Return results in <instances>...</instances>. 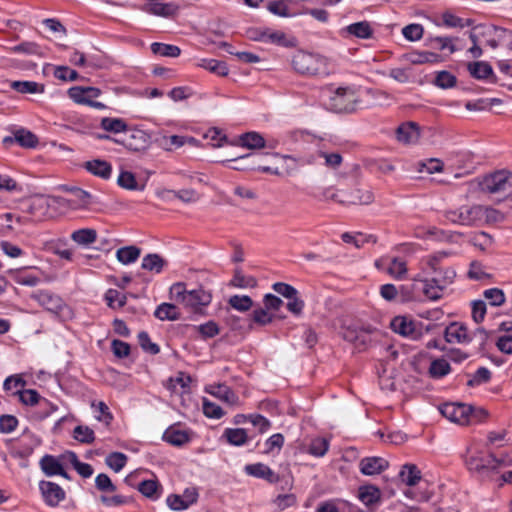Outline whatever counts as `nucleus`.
I'll list each match as a JSON object with an SVG mask.
<instances>
[{"label": "nucleus", "instance_id": "nucleus-43", "mask_svg": "<svg viewBox=\"0 0 512 512\" xmlns=\"http://www.w3.org/2000/svg\"><path fill=\"white\" fill-rule=\"evenodd\" d=\"M73 437L82 444H92L95 441L94 431L84 425H78L74 428Z\"/></svg>", "mask_w": 512, "mask_h": 512}, {"label": "nucleus", "instance_id": "nucleus-15", "mask_svg": "<svg viewBox=\"0 0 512 512\" xmlns=\"http://www.w3.org/2000/svg\"><path fill=\"white\" fill-rule=\"evenodd\" d=\"M444 337L448 343H470L472 341L467 327L457 322L451 323L446 327Z\"/></svg>", "mask_w": 512, "mask_h": 512}, {"label": "nucleus", "instance_id": "nucleus-62", "mask_svg": "<svg viewBox=\"0 0 512 512\" xmlns=\"http://www.w3.org/2000/svg\"><path fill=\"white\" fill-rule=\"evenodd\" d=\"M283 444H284V436L281 433L273 434L266 440V442L264 444L265 448H264L263 452L266 454H269V453L273 452L275 449L280 451L281 448L283 447Z\"/></svg>", "mask_w": 512, "mask_h": 512}, {"label": "nucleus", "instance_id": "nucleus-61", "mask_svg": "<svg viewBox=\"0 0 512 512\" xmlns=\"http://www.w3.org/2000/svg\"><path fill=\"white\" fill-rule=\"evenodd\" d=\"M185 136L171 135L169 137H163L161 140V146L166 151H173L174 149L184 146Z\"/></svg>", "mask_w": 512, "mask_h": 512}, {"label": "nucleus", "instance_id": "nucleus-42", "mask_svg": "<svg viewBox=\"0 0 512 512\" xmlns=\"http://www.w3.org/2000/svg\"><path fill=\"white\" fill-rule=\"evenodd\" d=\"M451 366L449 362L443 358L433 360L429 367V374L432 378H441L450 373Z\"/></svg>", "mask_w": 512, "mask_h": 512}, {"label": "nucleus", "instance_id": "nucleus-23", "mask_svg": "<svg viewBox=\"0 0 512 512\" xmlns=\"http://www.w3.org/2000/svg\"><path fill=\"white\" fill-rule=\"evenodd\" d=\"M163 439L173 446L181 447L188 443L191 437L188 431L176 429L171 426L164 432Z\"/></svg>", "mask_w": 512, "mask_h": 512}, {"label": "nucleus", "instance_id": "nucleus-21", "mask_svg": "<svg viewBox=\"0 0 512 512\" xmlns=\"http://www.w3.org/2000/svg\"><path fill=\"white\" fill-rule=\"evenodd\" d=\"M206 392L230 405H235L238 403V396L226 384L210 385L208 388H206Z\"/></svg>", "mask_w": 512, "mask_h": 512}, {"label": "nucleus", "instance_id": "nucleus-6", "mask_svg": "<svg viewBox=\"0 0 512 512\" xmlns=\"http://www.w3.org/2000/svg\"><path fill=\"white\" fill-rule=\"evenodd\" d=\"M481 205L461 206L455 210L445 212V218L454 224L463 226H476L481 222Z\"/></svg>", "mask_w": 512, "mask_h": 512}, {"label": "nucleus", "instance_id": "nucleus-24", "mask_svg": "<svg viewBox=\"0 0 512 512\" xmlns=\"http://www.w3.org/2000/svg\"><path fill=\"white\" fill-rule=\"evenodd\" d=\"M167 260L157 253H149L142 259L141 267L144 270L159 274L167 266Z\"/></svg>", "mask_w": 512, "mask_h": 512}, {"label": "nucleus", "instance_id": "nucleus-22", "mask_svg": "<svg viewBox=\"0 0 512 512\" xmlns=\"http://www.w3.org/2000/svg\"><path fill=\"white\" fill-rule=\"evenodd\" d=\"M359 500L367 507H373L381 500V491L374 485H363L358 489Z\"/></svg>", "mask_w": 512, "mask_h": 512}, {"label": "nucleus", "instance_id": "nucleus-12", "mask_svg": "<svg viewBox=\"0 0 512 512\" xmlns=\"http://www.w3.org/2000/svg\"><path fill=\"white\" fill-rule=\"evenodd\" d=\"M39 489L45 503L50 507H56L66 497L65 491L56 483L42 480Z\"/></svg>", "mask_w": 512, "mask_h": 512}, {"label": "nucleus", "instance_id": "nucleus-47", "mask_svg": "<svg viewBox=\"0 0 512 512\" xmlns=\"http://www.w3.org/2000/svg\"><path fill=\"white\" fill-rule=\"evenodd\" d=\"M105 300L111 308H121L126 304V296L115 289H109L105 293Z\"/></svg>", "mask_w": 512, "mask_h": 512}, {"label": "nucleus", "instance_id": "nucleus-44", "mask_svg": "<svg viewBox=\"0 0 512 512\" xmlns=\"http://www.w3.org/2000/svg\"><path fill=\"white\" fill-rule=\"evenodd\" d=\"M117 183L120 187L127 190H142L143 187H139L135 175L130 171H122L117 179Z\"/></svg>", "mask_w": 512, "mask_h": 512}, {"label": "nucleus", "instance_id": "nucleus-51", "mask_svg": "<svg viewBox=\"0 0 512 512\" xmlns=\"http://www.w3.org/2000/svg\"><path fill=\"white\" fill-rule=\"evenodd\" d=\"M491 379V372L486 367H480L473 374L472 378L467 381V385L470 387L478 386L489 382Z\"/></svg>", "mask_w": 512, "mask_h": 512}, {"label": "nucleus", "instance_id": "nucleus-7", "mask_svg": "<svg viewBox=\"0 0 512 512\" xmlns=\"http://www.w3.org/2000/svg\"><path fill=\"white\" fill-rule=\"evenodd\" d=\"M68 96L75 103L81 105H87L95 109H105L106 105L101 102L95 101L101 95V90L96 87H83V86H73L68 89Z\"/></svg>", "mask_w": 512, "mask_h": 512}, {"label": "nucleus", "instance_id": "nucleus-49", "mask_svg": "<svg viewBox=\"0 0 512 512\" xmlns=\"http://www.w3.org/2000/svg\"><path fill=\"white\" fill-rule=\"evenodd\" d=\"M203 339L213 338L219 334L220 329L215 321H208L204 324L194 327Z\"/></svg>", "mask_w": 512, "mask_h": 512}, {"label": "nucleus", "instance_id": "nucleus-11", "mask_svg": "<svg viewBox=\"0 0 512 512\" xmlns=\"http://www.w3.org/2000/svg\"><path fill=\"white\" fill-rule=\"evenodd\" d=\"M2 143L5 148H9L14 143H17L22 148L33 149L38 145L39 139L30 130L25 128H18L13 130L11 136L4 137Z\"/></svg>", "mask_w": 512, "mask_h": 512}, {"label": "nucleus", "instance_id": "nucleus-54", "mask_svg": "<svg viewBox=\"0 0 512 512\" xmlns=\"http://www.w3.org/2000/svg\"><path fill=\"white\" fill-rule=\"evenodd\" d=\"M424 29L420 24H409L402 29L403 36L409 41H418L423 36Z\"/></svg>", "mask_w": 512, "mask_h": 512}, {"label": "nucleus", "instance_id": "nucleus-1", "mask_svg": "<svg viewBox=\"0 0 512 512\" xmlns=\"http://www.w3.org/2000/svg\"><path fill=\"white\" fill-rule=\"evenodd\" d=\"M429 266L433 271L431 278L419 281L424 295L433 301L439 300L443 296L444 290L453 283L456 272L452 268L437 267V260L431 259Z\"/></svg>", "mask_w": 512, "mask_h": 512}, {"label": "nucleus", "instance_id": "nucleus-20", "mask_svg": "<svg viewBox=\"0 0 512 512\" xmlns=\"http://www.w3.org/2000/svg\"><path fill=\"white\" fill-rule=\"evenodd\" d=\"M419 136V127L415 122L403 123L396 129L397 140L406 144L416 142Z\"/></svg>", "mask_w": 512, "mask_h": 512}, {"label": "nucleus", "instance_id": "nucleus-38", "mask_svg": "<svg viewBox=\"0 0 512 512\" xmlns=\"http://www.w3.org/2000/svg\"><path fill=\"white\" fill-rule=\"evenodd\" d=\"M71 239L80 245H90L97 239V232L94 229L84 228L74 231Z\"/></svg>", "mask_w": 512, "mask_h": 512}, {"label": "nucleus", "instance_id": "nucleus-53", "mask_svg": "<svg viewBox=\"0 0 512 512\" xmlns=\"http://www.w3.org/2000/svg\"><path fill=\"white\" fill-rule=\"evenodd\" d=\"M266 308L254 309L251 317L252 321L260 326H265L272 323L274 316L268 312Z\"/></svg>", "mask_w": 512, "mask_h": 512}, {"label": "nucleus", "instance_id": "nucleus-29", "mask_svg": "<svg viewBox=\"0 0 512 512\" xmlns=\"http://www.w3.org/2000/svg\"><path fill=\"white\" fill-rule=\"evenodd\" d=\"M10 88L21 94L43 93L45 86L34 81H11Z\"/></svg>", "mask_w": 512, "mask_h": 512}, {"label": "nucleus", "instance_id": "nucleus-30", "mask_svg": "<svg viewBox=\"0 0 512 512\" xmlns=\"http://www.w3.org/2000/svg\"><path fill=\"white\" fill-rule=\"evenodd\" d=\"M399 476L407 486L413 487L421 480V471L415 464H405Z\"/></svg>", "mask_w": 512, "mask_h": 512}, {"label": "nucleus", "instance_id": "nucleus-41", "mask_svg": "<svg viewBox=\"0 0 512 512\" xmlns=\"http://www.w3.org/2000/svg\"><path fill=\"white\" fill-rule=\"evenodd\" d=\"M228 304L235 310L246 312L253 307L254 302L248 295H233L229 298Z\"/></svg>", "mask_w": 512, "mask_h": 512}, {"label": "nucleus", "instance_id": "nucleus-52", "mask_svg": "<svg viewBox=\"0 0 512 512\" xmlns=\"http://www.w3.org/2000/svg\"><path fill=\"white\" fill-rule=\"evenodd\" d=\"M16 394L19 396V400L26 406H34L40 401L39 393L34 389H26L17 391Z\"/></svg>", "mask_w": 512, "mask_h": 512}, {"label": "nucleus", "instance_id": "nucleus-45", "mask_svg": "<svg viewBox=\"0 0 512 512\" xmlns=\"http://www.w3.org/2000/svg\"><path fill=\"white\" fill-rule=\"evenodd\" d=\"M127 456L121 452H112L106 459L105 463L108 467L113 469L115 472H119L126 465Z\"/></svg>", "mask_w": 512, "mask_h": 512}, {"label": "nucleus", "instance_id": "nucleus-3", "mask_svg": "<svg viewBox=\"0 0 512 512\" xmlns=\"http://www.w3.org/2000/svg\"><path fill=\"white\" fill-rule=\"evenodd\" d=\"M466 464L471 471L489 474L497 472L500 467L512 466V452L496 456L490 453L486 458L480 456H471L467 459Z\"/></svg>", "mask_w": 512, "mask_h": 512}, {"label": "nucleus", "instance_id": "nucleus-46", "mask_svg": "<svg viewBox=\"0 0 512 512\" xmlns=\"http://www.w3.org/2000/svg\"><path fill=\"white\" fill-rule=\"evenodd\" d=\"M138 343L144 352L151 355H156L160 352L159 346L151 341L150 336L146 331L138 333Z\"/></svg>", "mask_w": 512, "mask_h": 512}, {"label": "nucleus", "instance_id": "nucleus-25", "mask_svg": "<svg viewBox=\"0 0 512 512\" xmlns=\"http://www.w3.org/2000/svg\"><path fill=\"white\" fill-rule=\"evenodd\" d=\"M154 316L161 321H176L181 318V313L176 305L164 302L157 306Z\"/></svg>", "mask_w": 512, "mask_h": 512}, {"label": "nucleus", "instance_id": "nucleus-33", "mask_svg": "<svg viewBox=\"0 0 512 512\" xmlns=\"http://www.w3.org/2000/svg\"><path fill=\"white\" fill-rule=\"evenodd\" d=\"M229 285L242 289L255 288L257 286V279L253 276L244 275L240 268H236Z\"/></svg>", "mask_w": 512, "mask_h": 512}, {"label": "nucleus", "instance_id": "nucleus-37", "mask_svg": "<svg viewBox=\"0 0 512 512\" xmlns=\"http://www.w3.org/2000/svg\"><path fill=\"white\" fill-rule=\"evenodd\" d=\"M151 51L155 55L171 58H176L181 53V49L178 46L159 42H154L151 44Z\"/></svg>", "mask_w": 512, "mask_h": 512}, {"label": "nucleus", "instance_id": "nucleus-5", "mask_svg": "<svg viewBox=\"0 0 512 512\" xmlns=\"http://www.w3.org/2000/svg\"><path fill=\"white\" fill-rule=\"evenodd\" d=\"M481 188L490 194L506 197L512 194V173L500 170L484 177Z\"/></svg>", "mask_w": 512, "mask_h": 512}, {"label": "nucleus", "instance_id": "nucleus-26", "mask_svg": "<svg viewBox=\"0 0 512 512\" xmlns=\"http://www.w3.org/2000/svg\"><path fill=\"white\" fill-rule=\"evenodd\" d=\"M61 458H57L53 455L45 454L39 462L40 468L42 472L48 476L52 477L62 472Z\"/></svg>", "mask_w": 512, "mask_h": 512}, {"label": "nucleus", "instance_id": "nucleus-4", "mask_svg": "<svg viewBox=\"0 0 512 512\" xmlns=\"http://www.w3.org/2000/svg\"><path fill=\"white\" fill-rule=\"evenodd\" d=\"M358 102L359 98L355 89L352 87H339L332 93L325 105L333 112L347 113L355 111Z\"/></svg>", "mask_w": 512, "mask_h": 512}, {"label": "nucleus", "instance_id": "nucleus-39", "mask_svg": "<svg viewBox=\"0 0 512 512\" xmlns=\"http://www.w3.org/2000/svg\"><path fill=\"white\" fill-rule=\"evenodd\" d=\"M100 126L102 129L112 133L125 132L128 128L127 123L121 118L104 117L101 120Z\"/></svg>", "mask_w": 512, "mask_h": 512}, {"label": "nucleus", "instance_id": "nucleus-58", "mask_svg": "<svg viewBox=\"0 0 512 512\" xmlns=\"http://www.w3.org/2000/svg\"><path fill=\"white\" fill-rule=\"evenodd\" d=\"M268 10L274 15L280 17H289L291 13L288 10V1L287 0H275L271 1L268 6Z\"/></svg>", "mask_w": 512, "mask_h": 512}, {"label": "nucleus", "instance_id": "nucleus-36", "mask_svg": "<svg viewBox=\"0 0 512 512\" xmlns=\"http://www.w3.org/2000/svg\"><path fill=\"white\" fill-rule=\"evenodd\" d=\"M224 437L233 446H242L248 440L247 432L242 428H227L224 431Z\"/></svg>", "mask_w": 512, "mask_h": 512}, {"label": "nucleus", "instance_id": "nucleus-28", "mask_svg": "<svg viewBox=\"0 0 512 512\" xmlns=\"http://www.w3.org/2000/svg\"><path fill=\"white\" fill-rule=\"evenodd\" d=\"M345 31L360 39H370L373 36V29L368 21L352 23L345 28Z\"/></svg>", "mask_w": 512, "mask_h": 512}, {"label": "nucleus", "instance_id": "nucleus-56", "mask_svg": "<svg viewBox=\"0 0 512 512\" xmlns=\"http://www.w3.org/2000/svg\"><path fill=\"white\" fill-rule=\"evenodd\" d=\"M456 77L448 71L438 72L435 78V84L443 89L452 88L456 85Z\"/></svg>", "mask_w": 512, "mask_h": 512}, {"label": "nucleus", "instance_id": "nucleus-10", "mask_svg": "<svg viewBox=\"0 0 512 512\" xmlns=\"http://www.w3.org/2000/svg\"><path fill=\"white\" fill-rule=\"evenodd\" d=\"M115 143L124 146L132 152L145 151L150 145V136L141 129H134L130 134L120 139H115Z\"/></svg>", "mask_w": 512, "mask_h": 512}, {"label": "nucleus", "instance_id": "nucleus-35", "mask_svg": "<svg viewBox=\"0 0 512 512\" xmlns=\"http://www.w3.org/2000/svg\"><path fill=\"white\" fill-rule=\"evenodd\" d=\"M241 144L248 149L266 147V141L258 132H247L240 136Z\"/></svg>", "mask_w": 512, "mask_h": 512}, {"label": "nucleus", "instance_id": "nucleus-8", "mask_svg": "<svg viewBox=\"0 0 512 512\" xmlns=\"http://www.w3.org/2000/svg\"><path fill=\"white\" fill-rule=\"evenodd\" d=\"M439 411L451 422L464 425L469 423V414L473 413V407L463 403H445L439 407Z\"/></svg>", "mask_w": 512, "mask_h": 512}, {"label": "nucleus", "instance_id": "nucleus-31", "mask_svg": "<svg viewBox=\"0 0 512 512\" xmlns=\"http://www.w3.org/2000/svg\"><path fill=\"white\" fill-rule=\"evenodd\" d=\"M143 9L156 16L169 17L176 13L177 6L172 3H149Z\"/></svg>", "mask_w": 512, "mask_h": 512}, {"label": "nucleus", "instance_id": "nucleus-27", "mask_svg": "<svg viewBox=\"0 0 512 512\" xmlns=\"http://www.w3.org/2000/svg\"><path fill=\"white\" fill-rule=\"evenodd\" d=\"M467 68L471 76L478 80L495 77L492 66L484 61L471 62Z\"/></svg>", "mask_w": 512, "mask_h": 512}, {"label": "nucleus", "instance_id": "nucleus-34", "mask_svg": "<svg viewBox=\"0 0 512 512\" xmlns=\"http://www.w3.org/2000/svg\"><path fill=\"white\" fill-rule=\"evenodd\" d=\"M138 491L151 500H157L161 495V486L156 480H144L139 483Z\"/></svg>", "mask_w": 512, "mask_h": 512}, {"label": "nucleus", "instance_id": "nucleus-2", "mask_svg": "<svg viewBox=\"0 0 512 512\" xmlns=\"http://www.w3.org/2000/svg\"><path fill=\"white\" fill-rule=\"evenodd\" d=\"M292 66L298 73L318 76L329 73L327 60L317 54L297 52L292 58Z\"/></svg>", "mask_w": 512, "mask_h": 512}, {"label": "nucleus", "instance_id": "nucleus-59", "mask_svg": "<svg viewBox=\"0 0 512 512\" xmlns=\"http://www.w3.org/2000/svg\"><path fill=\"white\" fill-rule=\"evenodd\" d=\"M485 218L487 223H499L504 221L505 215L501 211L492 207L482 206L481 220Z\"/></svg>", "mask_w": 512, "mask_h": 512}, {"label": "nucleus", "instance_id": "nucleus-57", "mask_svg": "<svg viewBox=\"0 0 512 512\" xmlns=\"http://www.w3.org/2000/svg\"><path fill=\"white\" fill-rule=\"evenodd\" d=\"M14 53L26 55H41V48L35 42H22L11 48Z\"/></svg>", "mask_w": 512, "mask_h": 512}, {"label": "nucleus", "instance_id": "nucleus-13", "mask_svg": "<svg viewBox=\"0 0 512 512\" xmlns=\"http://www.w3.org/2000/svg\"><path fill=\"white\" fill-rule=\"evenodd\" d=\"M374 200L373 193L369 190L355 188L353 190H341L339 203L347 205H368Z\"/></svg>", "mask_w": 512, "mask_h": 512}, {"label": "nucleus", "instance_id": "nucleus-55", "mask_svg": "<svg viewBox=\"0 0 512 512\" xmlns=\"http://www.w3.org/2000/svg\"><path fill=\"white\" fill-rule=\"evenodd\" d=\"M100 501L106 507H117V506L126 505V504L132 502V498L127 497V496H122V495H114V496L101 495Z\"/></svg>", "mask_w": 512, "mask_h": 512}, {"label": "nucleus", "instance_id": "nucleus-14", "mask_svg": "<svg viewBox=\"0 0 512 512\" xmlns=\"http://www.w3.org/2000/svg\"><path fill=\"white\" fill-rule=\"evenodd\" d=\"M391 329L403 336L416 340L421 333L416 329L415 322L404 316H396L390 322Z\"/></svg>", "mask_w": 512, "mask_h": 512}, {"label": "nucleus", "instance_id": "nucleus-40", "mask_svg": "<svg viewBox=\"0 0 512 512\" xmlns=\"http://www.w3.org/2000/svg\"><path fill=\"white\" fill-rule=\"evenodd\" d=\"M202 68L219 76L228 75L229 69L225 62L216 59H202L199 64Z\"/></svg>", "mask_w": 512, "mask_h": 512}, {"label": "nucleus", "instance_id": "nucleus-9", "mask_svg": "<svg viewBox=\"0 0 512 512\" xmlns=\"http://www.w3.org/2000/svg\"><path fill=\"white\" fill-rule=\"evenodd\" d=\"M212 296L203 288L189 290L183 299L182 305L194 315L203 314V308L211 303Z\"/></svg>", "mask_w": 512, "mask_h": 512}, {"label": "nucleus", "instance_id": "nucleus-19", "mask_svg": "<svg viewBox=\"0 0 512 512\" xmlns=\"http://www.w3.org/2000/svg\"><path fill=\"white\" fill-rule=\"evenodd\" d=\"M83 167L92 175L102 179H109L112 174V166L109 162L102 159H93L86 161Z\"/></svg>", "mask_w": 512, "mask_h": 512}, {"label": "nucleus", "instance_id": "nucleus-64", "mask_svg": "<svg viewBox=\"0 0 512 512\" xmlns=\"http://www.w3.org/2000/svg\"><path fill=\"white\" fill-rule=\"evenodd\" d=\"M95 486L101 492H114L116 490V486L105 473H101L96 476Z\"/></svg>", "mask_w": 512, "mask_h": 512}, {"label": "nucleus", "instance_id": "nucleus-60", "mask_svg": "<svg viewBox=\"0 0 512 512\" xmlns=\"http://www.w3.org/2000/svg\"><path fill=\"white\" fill-rule=\"evenodd\" d=\"M202 406L203 413L208 418L220 419L224 414L222 408L219 405L207 400L206 398L203 399Z\"/></svg>", "mask_w": 512, "mask_h": 512}, {"label": "nucleus", "instance_id": "nucleus-17", "mask_svg": "<svg viewBox=\"0 0 512 512\" xmlns=\"http://www.w3.org/2000/svg\"><path fill=\"white\" fill-rule=\"evenodd\" d=\"M359 467L364 475H376L388 467V461L381 457H365L360 461Z\"/></svg>", "mask_w": 512, "mask_h": 512}, {"label": "nucleus", "instance_id": "nucleus-18", "mask_svg": "<svg viewBox=\"0 0 512 512\" xmlns=\"http://www.w3.org/2000/svg\"><path fill=\"white\" fill-rule=\"evenodd\" d=\"M245 471L248 475L265 479L269 483H276L279 481V476L269 466L263 463L246 465Z\"/></svg>", "mask_w": 512, "mask_h": 512}, {"label": "nucleus", "instance_id": "nucleus-48", "mask_svg": "<svg viewBox=\"0 0 512 512\" xmlns=\"http://www.w3.org/2000/svg\"><path fill=\"white\" fill-rule=\"evenodd\" d=\"M410 60L413 64L437 63L441 60V57L434 52L423 51L413 53Z\"/></svg>", "mask_w": 512, "mask_h": 512}, {"label": "nucleus", "instance_id": "nucleus-63", "mask_svg": "<svg viewBox=\"0 0 512 512\" xmlns=\"http://www.w3.org/2000/svg\"><path fill=\"white\" fill-rule=\"evenodd\" d=\"M329 443L324 438L314 439L309 446V453L313 456H324L328 451Z\"/></svg>", "mask_w": 512, "mask_h": 512}, {"label": "nucleus", "instance_id": "nucleus-50", "mask_svg": "<svg viewBox=\"0 0 512 512\" xmlns=\"http://www.w3.org/2000/svg\"><path fill=\"white\" fill-rule=\"evenodd\" d=\"M483 296L487 299L490 305L498 307L504 304L505 294L499 288H490L484 291Z\"/></svg>", "mask_w": 512, "mask_h": 512}, {"label": "nucleus", "instance_id": "nucleus-32", "mask_svg": "<svg viewBox=\"0 0 512 512\" xmlns=\"http://www.w3.org/2000/svg\"><path fill=\"white\" fill-rule=\"evenodd\" d=\"M140 254L141 249L131 245L119 248L116 251V258L120 263L128 265L134 263L139 258Z\"/></svg>", "mask_w": 512, "mask_h": 512}, {"label": "nucleus", "instance_id": "nucleus-16", "mask_svg": "<svg viewBox=\"0 0 512 512\" xmlns=\"http://www.w3.org/2000/svg\"><path fill=\"white\" fill-rule=\"evenodd\" d=\"M34 297L43 307L53 313H59L65 307L62 298L49 291H39Z\"/></svg>", "mask_w": 512, "mask_h": 512}]
</instances>
